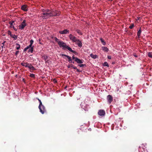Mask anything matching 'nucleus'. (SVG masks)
I'll return each mask as SVG.
<instances>
[{
    "mask_svg": "<svg viewBox=\"0 0 152 152\" xmlns=\"http://www.w3.org/2000/svg\"><path fill=\"white\" fill-rule=\"evenodd\" d=\"M19 51L18 50L15 53V54L16 56H17L19 53Z\"/></svg>",
    "mask_w": 152,
    "mask_h": 152,
    "instance_id": "nucleus-42",
    "label": "nucleus"
},
{
    "mask_svg": "<svg viewBox=\"0 0 152 152\" xmlns=\"http://www.w3.org/2000/svg\"><path fill=\"white\" fill-rule=\"evenodd\" d=\"M8 34L10 35V36L11 37L12 35L13 34H12L11 32L10 31H8Z\"/></svg>",
    "mask_w": 152,
    "mask_h": 152,
    "instance_id": "nucleus-38",
    "label": "nucleus"
},
{
    "mask_svg": "<svg viewBox=\"0 0 152 152\" xmlns=\"http://www.w3.org/2000/svg\"><path fill=\"white\" fill-rule=\"evenodd\" d=\"M12 28L14 29L15 31H17V29L15 28L14 26H12Z\"/></svg>",
    "mask_w": 152,
    "mask_h": 152,
    "instance_id": "nucleus-44",
    "label": "nucleus"
},
{
    "mask_svg": "<svg viewBox=\"0 0 152 152\" xmlns=\"http://www.w3.org/2000/svg\"><path fill=\"white\" fill-rule=\"evenodd\" d=\"M34 47V46H33L29 49L28 51V53L31 52V53H33V51Z\"/></svg>",
    "mask_w": 152,
    "mask_h": 152,
    "instance_id": "nucleus-17",
    "label": "nucleus"
},
{
    "mask_svg": "<svg viewBox=\"0 0 152 152\" xmlns=\"http://www.w3.org/2000/svg\"><path fill=\"white\" fill-rule=\"evenodd\" d=\"M76 31L78 33L79 35H82V34L81 33L80 31V30L77 29L76 30Z\"/></svg>",
    "mask_w": 152,
    "mask_h": 152,
    "instance_id": "nucleus-28",
    "label": "nucleus"
},
{
    "mask_svg": "<svg viewBox=\"0 0 152 152\" xmlns=\"http://www.w3.org/2000/svg\"><path fill=\"white\" fill-rule=\"evenodd\" d=\"M30 77H32V78H34L35 77V75L34 74H30Z\"/></svg>",
    "mask_w": 152,
    "mask_h": 152,
    "instance_id": "nucleus-36",
    "label": "nucleus"
},
{
    "mask_svg": "<svg viewBox=\"0 0 152 152\" xmlns=\"http://www.w3.org/2000/svg\"><path fill=\"white\" fill-rule=\"evenodd\" d=\"M45 10H44V9H42V12L43 13L44 12V11H45Z\"/></svg>",
    "mask_w": 152,
    "mask_h": 152,
    "instance_id": "nucleus-48",
    "label": "nucleus"
},
{
    "mask_svg": "<svg viewBox=\"0 0 152 152\" xmlns=\"http://www.w3.org/2000/svg\"><path fill=\"white\" fill-rule=\"evenodd\" d=\"M98 114L101 116H104L105 114V112L103 110H100L98 112Z\"/></svg>",
    "mask_w": 152,
    "mask_h": 152,
    "instance_id": "nucleus-8",
    "label": "nucleus"
},
{
    "mask_svg": "<svg viewBox=\"0 0 152 152\" xmlns=\"http://www.w3.org/2000/svg\"><path fill=\"white\" fill-rule=\"evenodd\" d=\"M39 109L40 112L42 114H44L46 112V110L45 107L43 105H41V107H39Z\"/></svg>",
    "mask_w": 152,
    "mask_h": 152,
    "instance_id": "nucleus-6",
    "label": "nucleus"
},
{
    "mask_svg": "<svg viewBox=\"0 0 152 152\" xmlns=\"http://www.w3.org/2000/svg\"><path fill=\"white\" fill-rule=\"evenodd\" d=\"M73 67V65L72 64H71L68 66H67V67L68 68H69L71 67L72 68Z\"/></svg>",
    "mask_w": 152,
    "mask_h": 152,
    "instance_id": "nucleus-35",
    "label": "nucleus"
},
{
    "mask_svg": "<svg viewBox=\"0 0 152 152\" xmlns=\"http://www.w3.org/2000/svg\"><path fill=\"white\" fill-rule=\"evenodd\" d=\"M54 82H55V83L57 82V81H56V80H55V81H54Z\"/></svg>",
    "mask_w": 152,
    "mask_h": 152,
    "instance_id": "nucleus-49",
    "label": "nucleus"
},
{
    "mask_svg": "<svg viewBox=\"0 0 152 152\" xmlns=\"http://www.w3.org/2000/svg\"><path fill=\"white\" fill-rule=\"evenodd\" d=\"M59 33L61 34H66L69 33V30L65 29L63 31H59Z\"/></svg>",
    "mask_w": 152,
    "mask_h": 152,
    "instance_id": "nucleus-10",
    "label": "nucleus"
},
{
    "mask_svg": "<svg viewBox=\"0 0 152 152\" xmlns=\"http://www.w3.org/2000/svg\"><path fill=\"white\" fill-rule=\"evenodd\" d=\"M110 0V1H113V0Z\"/></svg>",
    "mask_w": 152,
    "mask_h": 152,
    "instance_id": "nucleus-51",
    "label": "nucleus"
},
{
    "mask_svg": "<svg viewBox=\"0 0 152 152\" xmlns=\"http://www.w3.org/2000/svg\"><path fill=\"white\" fill-rule=\"evenodd\" d=\"M100 40L103 45H105L106 44V43L104 40L102 38H101Z\"/></svg>",
    "mask_w": 152,
    "mask_h": 152,
    "instance_id": "nucleus-27",
    "label": "nucleus"
},
{
    "mask_svg": "<svg viewBox=\"0 0 152 152\" xmlns=\"http://www.w3.org/2000/svg\"><path fill=\"white\" fill-rule=\"evenodd\" d=\"M107 99L108 103L110 104L113 101V97L111 95H109L107 96Z\"/></svg>",
    "mask_w": 152,
    "mask_h": 152,
    "instance_id": "nucleus-7",
    "label": "nucleus"
},
{
    "mask_svg": "<svg viewBox=\"0 0 152 152\" xmlns=\"http://www.w3.org/2000/svg\"><path fill=\"white\" fill-rule=\"evenodd\" d=\"M148 56L149 57L152 58V52H149L148 53Z\"/></svg>",
    "mask_w": 152,
    "mask_h": 152,
    "instance_id": "nucleus-25",
    "label": "nucleus"
},
{
    "mask_svg": "<svg viewBox=\"0 0 152 152\" xmlns=\"http://www.w3.org/2000/svg\"><path fill=\"white\" fill-rule=\"evenodd\" d=\"M109 59H111V57L110 56H108L107 57Z\"/></svg>",
    "mask_w": 152,
    "mask_h": 152,
    "instance_id": "nucleus-45",
    "label": "nucleus"
},
{
    "mask_svg": "<svg viewBox=\"0 0 152 152\" xmlns=\"http://www.w3.org/2000/svg\"><path fill=\"white\" fill-rule=\"evenodd\" d=\"M5 42H6V41H4L2 43V45L1 46V47L2 48V49L4 47V44L5 43Z\"/></svg>",
    "mask_w": 152,
    "mask_h": 152,
    "instance_id": "nucleus-37",
    "label": "nucleus"
},
{
    "mask_svg": "<svg viewBox=\"0 0 152 152\" xmlns=\"http://www.w3.org/2000/svg\"><path fill=\"white\" fill-rule=\"evenodd\" d=\"M69 37L70 39L73 42H77V41H79V39L76 37L73 36L72 34H70L69 35Z\"/></svg>",
    "mask_w": 152,
    "mask_h": 152,
    "instance_id": "nucleus-3",
    "label": "nucleus"
},
{
    "mask_svg": "<svg viewBox=\"0 0 152 152\" xmlns=\"http://www.w3.org/2000/svg\"><path fill=\"white\" fill-rule=\"evenodd\" d=\"M31 70H35V68L33 66H31L30 69Z\"/></svg>",
    "mask_w": 152,
    "mask_h": 152,
    "instance_id": "nucleus-39",
    "label": "nucleus"
},
{
    "mask_svg": "<svg viewBox=\"0 0 152 152\" xmlns=\"http://www.w3.org/2000/svg\"><path fill=\"white\" fill-rule=\"evenodd\" d=\"M11 37H12L13 38H14V40H16L18 38L17 36L15 34L12 35Z\"/></svg>",
    "mask_w": 152,
    "mask_h": 152,
    "instance_id": "nucleus-22",
    "label": "nucleus"
},
{
    "mask_svg": "<svg viewBox=\"0 0 152 152\" xmlns=\"http://www.w3.org/2000/svg\"><path fill=\"white\" fill-rule=\"evenodd\" d=\"M72 53H74L75 55H77V52H76L75 51H74V50H73V51H72Z\"/></svg>",
    "mask_w": 152,
    "mask_h": 152,
    "instance_id": "nucleus-43",
    "label": "nucleus"
},
{
    "mask_svg": "<svg viewBox=\"0 0 152 152\" xmlns=\"http://www.w3.org/2000/svg\"><path fill=\"white\" fill-rule=\"evenodd\" d=\"M134 27V25L132 23L131 26H129V28L131 29H132Z\"/></svg>",
    "mask_w": 152,
    "mask_h": 152,
    "instance_id": "nucleus-32",
    "label": "nucleus"
},
{
    "mask_svg": "<svg viewBox=\"0 0 152 152\" xmlns=\"http://www.w3.org/2000/svg\"><path fill=\"white\" fill-rule=\"evenodd\" d=\"M26 22V20H23L21 24L19 26V29L22 30L24 28V27L27 25Z\"/></svg>",
    "mask_w": 152,
    "mask_h": 152,
    "instance_id": "nucleus-5",
    "label": "nucleus"
},
{
    "mask_svg": "<svg viewBox=\"0 0 152 152\" xmlns=\"http://www.w3.org/2000/svg\"><path fill=\"white\" fill-rule=\"evenodd\" d=\"M28 63L27 62H26V63L22 62V63H21L20 64L23 66H25V67H27V65H28Z\"/></svg>",
    "mask_w": 152,
    "mask_h": 152,
    "instance_id": "nucleus-16",
    "label": "nucleus"
},
{
    "mask_svg": "<svg viewBox=\"0 0 152 152\" xmlns=\"http://www.w3.org/2000/svg\"><path fill=\"white\" fill-rule=\"evenodd\" d=\"M77 42L76 43L77 45L79 47L81 48L82 47V44L81 41L79 39V41H77Z\"/></svg>",
    "mask_w": 152,
    "mask_h": 152,
    "instance_id": "nucleus-13",
    "label": "nucleus"
},
{
    "mask_svg": "<svg viewBox=\"0 0 152 152\" xmlns=\"http://www.w3.org/2000/svg\"><path fill=\"white\" fill-rule=\"evenodd\" d=\"M62 56H65L66 57H67V58L68 59V61L70 63H72V60L71 59V58L70 56H69L66 55H65L64 54H62Z\"/></svg>",
    "mask_w": 152,
    "mask_h": 152,
    "instance_id": "nucleus-11",
    "label": "nucleus"
},
{
    "mask_svg": "<svg viewBox=\"0 0 152 152\" xmlns=\"http://www.w3.org/2000/svg\"><path fill=\"white\" fill-rule=\"evenodd\" d=\"M60 15V12L58 11L55 10H51L49 17L58 16Z\"/></svg>",
    "mask_w": 152,
    "mask_h": 152,
    "instance_id": "nucleus-2",
    "label": "nucleus"
},
{
    "mask_svg": "<svg viewBox=\"0 0 152 152\" xmlns=\"http://www.w3.org/2000/svg\"><path fill=\"white\" fill-rule=\"evenodd\" d=\"M133 56L137 58L138 57V56L136 54V53H133Z\"/></svg>",
    "mask_w": 152,
    "mask_h": 152,
    "instance_id": "nucleus-40",
    "label": "nucleus"
},
{
    "mask_svg": "<svg viewBox=\"0 0 152 152\" xmlns=\"http://www.w3.org/2000/svg\"><path fill=\"white\" fill-rule=\"evenodd\" d=\"M65 48L69 50L71 52H72V51H73V50H72V48L68 46L67 45L66 47Z\"/></svg>",
    "mask_w": 152,
    "mask_h": 152,
    "instance_id": "nucleus-20",
    "label": "nucleus"
},
{
    "mask_svg": "<svg viewBox=\"0 0 152 152\" xmlns=\"http://www.w3.org/2000/svg\"><path fill=\"white\" fill-rule=\"evenodd\" d=\"M90 56L91 58L94 59H95L97 57V56L96 55H93L92 54H91Z\"/></svg>",
    "mask_w": 152,
    "mask_h": 152,
    "instance_id": "nucleus-19",
    "label": "nucleus"
},
{
    "mask_svg": "<svg viewBox=\"0 0 152 152\" xmlns=\"http://www.w3.org/2000/svg\"><path fill=\"white\" fill-rule=\"evenodd\" d=\"M102 50H103L104 51L107 52H108V51L109 50L106 47L103 46V47H102Z\"/></svg>",
    "mask_w": 152,
    "mask_h": 152,
    "instance_id": "nucleus-14",
    "label": "nucleus"
},
{
    "mask_svg": "<svg viewBox=\"0 0 152 152\" xmlns=\"http://www.w3.org/2000/svg\"><path fill=\"white\" fill-rule=\"evenodd\" d=\"M76 70H77V72H80V70H79V69H76Z\"/></svg>",
    "mask_w": 152,
    "mask_h": 152,
    "instance_id": "nucleus-47",
    "label": "nucleus"
},
{
    "mask_svg": "<svg viewBox=\"0 0 152 152\" xmlns=\"http://www.w3.org/2000/svg\"><path fill=\"white\" fill-rule=\"evenodd\" d=\"M42 17L43 18V19H45L48 17V13H47L45 10V11L42 14Z\"/></svg>",
    "mask_w": 152,
    "mask_h": 152,
    "instance_id": "nucleus-9",
    "label": "nucleus"
},
{
    "mask_svg": "<svg viewBox=\"0 0 152 152\" xmlns=\"http://www.w3.org/2000/svg\"><path fill=\"white\" fill-rule=\"evenodd\" d=\"M65 48L69 50L71 52H72V51H73V50H72V48L68 46L67 45L66 47Z\"/></svg>",
    "mask_w": 152,
    "mask_h": 152,
    "instance_id": "nucleus-21",
    "label": "nucleus"
},
{
    "mask_svg": "<svg viewBox=\"0 0 152 152\" xmlns=\"http://www.w3.org/2000/svg\"><path fill=\"white\" fill-rule=\"evenodd\" d=\"M73 64H74L75 62L74 61H72V62Z\"/></svg>",
    "mask_w": 152,
    "mask_h": 152,
    "instance_id": "nucleus-50",
    "label": "nucleus"
},
{
    "mask_svg": "<svg viewBox=\"0 0 152 152\" xmlns=\"http://www.w3.org/2000/svg\"><path fill=\"white\" fill-rule=\"evenodd\" d=\"M54 39L55 41L58 43L60 47H62L64 49H65L67 45L65 43L61 41L56 37H55Z\"/></svg>",
    "mask_w": 152,
    "mask_h": 152,
    "instance_id": "nucleus-1",
    "label": "nucleus"
},
{
    "mask_svg": "<svg viewBox=\"0 0 152 152\" xmlns=\"http://www.w3.org/2000/svg\"><path fill=\"white\" fill-rule=\"evenodd\" d=\"M48 56H44L43 57V59L45 60V63L47 62L48 59Z\"/></svg>",
    "mask_w": 152,
    "mask_h": 152,
    "instance_id": "nucleus-18",
    "label": "nucleus"
},
{
    "mask_svg": "<svg viewBox=\"0 0 152 152\" xmlns=\"http://www.w3.org/2000/svg\"><path fill=\"white\" fill-rule=\"evenodd\" d=\"M38 99L39 100V107H41V105H42V102H41V100H40L39 99Z\"/></svg>",
    "mask_w": 152,
    "mask_h": 152,
    "instance_id": "nucleus-31",
    "label": "nucleus"
},
{
    "mask_svg": "<svg viewBox=\"0 0 152 152\" xmlns=\"http://www.w3.org/2000/svg\"><path fill=\"white\" fill-rule=\"evenodd\" d=\"M33 42H34V41L32 40V39H31L30 41V44L29 45V46H31V47H32V45L33 43Z\"/></svg>",
    "mask_w": 152,
    "mask_h": 152,
    "instance_id": "nucleus-29",
    "label": "nucleus"
},
{
    "mask_svg": "<svg viewBox=\"0 0 152 152\" xmlns=\"http://www.w3.org/2000/svg\"><path fill=\"white\" fill-rule=\"evenodd\" d=\"M32 66V65L31 64L28 63V65L27 67L29 69H30L31 66Z\"/></svg>",
    "mask_w": 152,
    "mask_h": 152,
    "instance_id": "nucleus-34",
    "label": "nucleus"
},
{
    "mask_svg": "<svg viewBox=\"0 0 152 152\" xmlns=\"http://www.w3.org/2000/svg\"><path fill=\"white\" fill-rule=\"evenodd\" d=\"M14 22V21H10L9 22V24L10 25V27L12 28V27L13 23Z\"/></svg>",
    "mask_w": 152,
    "mask_h": 152,
    "instance_id": "nucleus-24",
    "label": "nucleus"
},
{
    "mask_svg": "<svg viewBox=\"0 0 152 152\" xmlns=\"http://www.w3.org/2000/svg\"><path fill=\"white\" fill-rule=\"evenodd\" d=\"M141 28H140L139 30L137 32V36L138 37V38H140V34L141 33Z\"/></svg>",
    "mask_w": 152,
    "mask_h": 152,
    "instance_id": "nucleus-15",
    "label": "nucleus"
},
{
    "mask_svg": "<svg viewBox=\"0 0 152 152\" xmlns=\"http://www.w3.org/2000/svg\"><path fill=\"white\" fill-rule=\"evenodd\" d=\"M51 10H49L48 9H47L45 10H46L47 13H48V16H49V15L50 14V12Z\"/></svg>",
    "mask_w": 152,
    "mask_h": 152,
    "instance_id": "nucleus-26",
    "label": "nucleus"
},
{
    "mask_svg": "<svg viewBox=\"0 0 152 152\" xmlns=\"http://www.w3.org/2000/svg\"><path fill=\"white\" fill-rule=\"evenodd\" d=\"M31 46H29V45L26 47L24 48V52L26 51L28 49H29L30 48H31Z\"/></svg>",
    "mask_w": 152,
    "mask_h": 152,
    "instance_id": "nucleus-23",
    "label": "nucleus"
},
{
    "mask_svg": "<svg viewBox=\"0 0 152 152\" xmlns=\"http://www.w3.org/2000/svg\"><path fill=\"white\" fill-rule=\"evenodd\" d=\"M85 65V64H78V65L80 67H83Z\"/></svg>",
    "mask_w": 152,
    "mask_h": 152,
    "instance_id": "nucleus-41",
    "label": "nucleus"
},
{
    "mask_svg": "<svg viewBox=\"0 0 152 152\" xmlns=\"http://www.w3.org/2000/svg\"><path fill=\"white\" fill-rule=\"evenodd\" d=\"M16 45L18 46L16 48V49L17 50L19 49L20 47V45L18 43H17Z\"/></svg>",
    "mask_w": 152,
    "mask_h": 152,
    "instance_id": "nucleus-33",
    "label": "nucleus"
},
{
    "mask_svg": "<svg viewBox=\"0 0 152 152\" xmlns=\"http://www.w3.org/2000/svg\"><path fill=\"white\" fill-rule=\"evenodd\" d=\"M72 58L73 60H74L78 64H82L83 63L84 61L83 60H80L77 57H75L74 55L72 56Z\"/></svg>",
    "mask_w": 152,
    "mask_h": 152,
    "instance_id": "nucleus-4",
    "label": "nucleus"
},
{
    "mask_svg": "<svg viewBox=\"0 0 152 152\" xmlns=\"http://www.w3.org/2000/svg\"><path fill=\"white\" fill-rule=\"evenodd\" d=\"M72 68L73 69H77V67L75 66L74 65H73V67H72Z\"/></svg>",
    "mask_w": 152,
    "mask_h": 152,
    "instance_id": "nucleus-46",
    "label": "nucleus"
},
{
    "mask_svg": "<svg viewBox=\"0 0 152 152\" xmlns=\"http://www.w3.org/2000/svg\"><path fill=\"white\" fill-rule=\"evenodd\" d=\"M103 66H107V67L109 66V65L108 64L107 62H105L103 64Z\"/></svg>",
    "mask_w": 152,
    "mask_h": 152,
    "instance_id": "nucleus-30",
    "label": "nucleus"
},
{
    "mask_svg": "<svg viewBox=\"0 0 152 152\" xmlns=\"http://www.w3.org/2000/svg\"><path fill=\"white\" fill-rule=\"evenodd\" d=\"M27 5H24L22 6L21 7V9L25 11H27Z\"/></svg>",
    "mask_w": 152,
    "mask_h": 152,
    "instance_id": "nucleus-12",
    "label": "nucleus"
}]
</instances>
